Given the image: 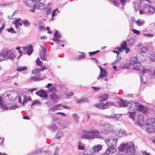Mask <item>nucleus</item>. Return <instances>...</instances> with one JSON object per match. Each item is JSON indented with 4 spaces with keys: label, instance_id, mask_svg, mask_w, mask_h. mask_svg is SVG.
Listing matches in <instances>:
<instances>
[{
    "label": "nucleus",
    "instance_id": "obj_1",
    "mask_svg": "<svg viewBox=\"0 0 155 155\" xmlns=\"http://www.w3.org/2000/svg\"><path fill=\"white\" fill-rule=\"evenodd\" d=\"M119 105L121 107H125L126 106L129 107V110L127 113V115L130 118L134 120L135 112L134 110L136 106L134 102H129L127 100L121 99L120 100Z\"/></svg>",
    "mask_w": 155,
    "mask_h": 155
},
{
    "label": "nucleus",
    "instance_id": "obj_2",
    "mask_svg": "<svg viewBox=\"0 0 155 155\" xmlns=\"http://www.w3.org/2000/svg\"><path fill=\"white\" fill-rule=\"evenodd\" d=\"M83 133L81 134V138L87 140L92 139L94 138H99L103 139V137L98 134L99 132L95 129L84 130L83 131Z\"/></svg>",
    "mask_w": 155,
    "mask_h": 155
},
{
    "label": "nucleus",
    "instance_id": "obj_3",
    "mask_svg": "<svg viewBox=\"0 0 155 155\" xmlns=\"http://www.w3.org/2000/svg\"><path fill=\"white\" fill-rule=\"evenodd\" d=\"M119 149L121 152L126 151V155H132L135 153L134 144L132 142H127L126 143L121 144L119 147Z\"/></svg>",
    "mask_w": 155,
    "mask_h": 155
},
{
    "label": "nucleus",
    "instance_id": "obj_4",
    "mask_svg": "<svg viewBox=\"0 0 155 155\" xmlns=\"http://www.w3.org/2000/svg\"><path fill=\"white\" fill-rule=\"evenodd\" d=\"M146 130L150 133H153L155 131V118H150L146 121L145 124Z\"/></svg>",
    "mask_w": 155,
    "mask_h": 155
},
{
    "label": "nucleus",
    "instance_id": "obj_5",
    "mask_svg": "<svg viewBox=\"0 0 155 155\" xmlns=\"http://www.w3.org/2000/svg\"><path fill=\"white\" fill-rule=\"evenodd\" d=\"M155 12V8L149 4H145L140 10V14H152Z\"/></svg>",
    "mask_w": 155,
    "mask_h": 155
},
{
    "label": "nucleus",
    "instance_id": "obj_6",
    "mask_svg": "<svg viewBox=\"0 0 155 155\" xmlns=\"http://www.w3.org/2000/svg\"><path fill=\"white\" fill-rule=\"evenodd\" d=\"M18 95V94L17 92L15 91H14L8 92L4 94L5 98L10 101L15 100Z\"/></svg>",
    "mask_w": 155,
    "mask_h": 155
},
{
    "label": "nucleus",
    "instance_id": "obj_7",
    "mask_svg": "<svg viewBox=\"0 0 155 155\" xmlns=\"http://www.w3.org/2000/svg\"><path fill=\"white\" fill-rule=\"evenodd\" d=\"M0 107L4 110H14L18 108V106L16 104L12 105L10 107H8L7 105H4V103L3 101L2 97L0 96Z\"/></svg>",
    "mask_w": 155,
    "mask_h": 155
},
{
    "label": "nucleus",
    "instance_id": "obj_8",
    "mask_svg": "<svg viewBox=\"0 0 155 155\" xmlns=\"http://www.w3.org/2000/svg\"><path fill=\"white\" fill-rule=\"evenodd\" d=\"M103 130V133L107 134L112 132L114 131L113 127L112 125L108 124H106L102 126Z\"/></svg>",
    "mask_w": 155,
    "mask_h": 155
},
{
    "label": "nucleus",
    "instance_id": "obj_9",
    "mask_svg": "<svg viewBox=\"0 0 155 155\" xmlns=\"http://www.w3.org/2000/svg\"><path fill=\"white\" fill-rule=\"evenodd\" d=\"M2 51L5 60L6 59L12 60L15 57V55L11 51L3 50H2Z\"/></svg>",
    "mask_w": 155,
    "mask_h": 155
},
{
    "label": "nucleus",
    "instance_id": "obj_10",
    "mask_svg": "<svg viewBox=\"0 0 155 155\" xmlns=\"http://www.w3.org/2000/svg\"><path fill=\"white\" fill-rule=\"evenodd\" d=\"M117 138L111 137L106 139L105 142L108 146L115 147L117 145Z\"/></svg>",
    "mask_w": 155,
    "mask_h": 155
},
{
    "label": "nucleus",
    "instance_id": "obj_11",
    "mask_svg": "<svg viewBox=\"0 0 155 155\" xmlns=\"http://www.w3.org/2000/svg\"><path fill=\"white\" fill-rule=\"evenodd\" d=\"M129 64L134 67H139L141 66V63L137 61V58L132 57L129 61Z\"/></svg>",
    "mask_w": 155,
    "mask_h": 155
},
{
    "label": "nucleus",
    "instance_id": "obj_12",
    "mask_svg": "<svg viewBox=\"0 0 155 155\" xmlns=\"http://www.w3.org/2000/svg\"><path fill=\"white\" fill-rule=\"evenodd\" d=\"M54 37L53 38V41L58 43H61L64 42V41L60 40L58 39V38H61V36L59 32H58L57 31H56L54 34Z\"/></svg>",
    "mask_w": 155,
    "mask_h": 155
},
{
    "label": "nucleus",
    "instance_id": "obj_13",
    "mask_svg": "<svg viewBox=\"0 0 155 155\" xmlns=\"http://www.w3.org/2000/svg\"><path fill=\"white\" fill-rule=\"evenodd\" d=\"M134 103L136 105L135 107L134 111L136 109L137 110H139L143 113H146L147 112L146 109L143 106L139 104L138 102Z\"/></svg>",
    "mask_w": 155,
    "mask_h": 155
},
{
    "label": "nucleus",
    "instance_id": "obj_14",
    "mask_svg": "<svg viewBox=\"0 0 155 155\" xmlns=\"http://www.w3.org/2000/svg\"><path fill=\"white\" fill-rule=\"evenodd\" d=\"M117 150L114 147H110L106 150L107 154L110 155H116Z\"/></svg>",
    "mask_w": 155,
    "mask_h": 155
},
{
    "label": "nucleus",
    "instance_id": "obj_15",
    "mask_svg": "<svg viewBox=\"0 0 155 155\" xmlns=\"http://www.w3.org/2000/svg\"><path fill=\"white\" fill-rule=\"evenodd\" d=\"M22 48L23 49L24 51H26L27 54L29 55L32 54L33 51L32 46L31 45L27 47H23Z\"/></svg>",
    "mask_w": 155,
    "mask_h": 155
},
{
    "label": "nucleus",
    "instance_id": "obj_16",
    "mask_svg": "<svg viewBox=\"0 0 155 155\" xmlns=\"http://www.w3.org/2000/svg\"><path fill=\"white\" fill-rule=\"evenodd\" d=\"M99 68L100 70V73L99 75L97 78V80H99L100 78H102L106 77L107 74V72L105 69H103L101 67H99Z\"/></svg>",
    "mask_w": 155,
    "mask_h": 155
},
{
    "label": "nucleus",
    "instance_id": "obj_17",
    "mask_svg": "<svg viewBox=\"0 0 155 155\" xmlns=\"http://www.w3.org/2000/svg\"><path fill=\"white\" fill-rule=\"evenodd\" d=\"M36 94L40 96V97L45 98H47L48 97V94L46 92L42 90H41L38 91L36 93Z\"/></svg>",
    "mask_w": 155,
    "mask_h": 155
},
{
    "label": "nucleus",
    "instance_id": "obj_18",
    "mask_svg": "<svg viewBox=\"0 0 155 155\" xmlns=\"http://www.w3.org/2000/svg\"><path fill=\"white\" fill-rule=\"evenodd\" d=\"M115 134L119 137H123L127 135V134L125 131L120 129L116 130L115 131Z\"/></svg>",
    "mask_w": 155,
    "mask_h": 155
},
{
    "label": "nucleus",
    "instance_id": "obj_19",
    "mask_svg": "<svg viewBox=\"0 0 155 155\" xmlns=\"http://www.w3.org/2000/svg\"><path fill=\"white\" fill-rule=\"evenodd\" d=\"M137 121L139 125L142 126L144 124V117L142 115L139 114L138 116Z\"/></svg>",
    "mask_w": 155,
    "mask_h": 155
},
{
    "label": "nucleus",
    "instance_id": "obj_20",
    "mask_svg": "<svg viewBox=\"0 0 155 155\" xmlns=\"http://www.w3.org/2000/svg\"><path fill=\"white\" fill-rule=\"evenodd\" d=\"M46 53V49L44 47H42V51L40 53V57L41 59L43 61L45 60L46 59L45 57Z\"/></svg>",
    "mask_w": 155,
    "mask_h": 155
},
{
    "label": "nucleus",
    "instance_id": "obj_21",
    "mask_svg": "<svg viewBox=\"0 0 155 155\" xmlns=\"http://www.w3.org/2000/svg\"><path fill=\"white\" fill-rule=\"evenodd\" d=\"M127 44L126 41H124L123 42L121 43V48L117 47L115 49L118 50L119 52H121L122 49L124 50H125L126 48H127Z\"/></svg>",
    "mask_w": 155,
    "mask_h": 155
},
{
    "label": "nucleus",
    "instance_id": "obj_22",
    "mask_svg": "<svg viewBox=\"0 0 155 155\" xmlns=\"http://www.w3.org/2000/svg\"><path fill=\"white\" fill-rule=\"evenodd\" d=\"M38 154H51V152L50 151H43L41 150H37L33 152L32 154L34 155H36Z\"/></svg>",
    "mask_w": 155,
    "mask_h": 155
},
{
    "label": "nucleus",
    "instance_id": "obj_23",
    "mask_svg": "<svg viewBox=\"0 0 155 155\" xmlns=\"http://www.w3.org/2000/svg\"><path fill=\"white\" fill-rule=\"evenodd\" d=\"M103 146L101 144H97L94 145L93 148L94 151L98 152L102 149Z\"/></svg>",
    "mask_w": 155,
    "mask_h": 155
},
{
    "label": "nucleus",
    "instance_id": "obj_24",
    "mask_svg": "<svg viewBox=\"0 0 155 155\" xmlns=\"http://www.w3.org/2000/svg\"><path fill=\"white\" fill-rule=\"evenodd\" d=\"M136 39L133 37L128 38L127 40V42L129 46L132 45L136 42Z\"/></svg>",
    "mask_w": 155,
    "mask_h": 155
},
{
    "label": "nucleus",
    "instance_id": "obj_25",
    "mask_svg": "<svg viewBox=\"0 0 155 155\" xmlns=\"http://www.w3.org/2000/svg\"><path fill=\"white\" fill-rule=\"evenodd\" d=\"M108 95L107 94L102 95L99 96V101L100 102L104 101L107 100Z\"/></svg>",
    "mask_w": 155,
    "mask_h": 155
},
{
    "label": "nucleus",
    "instance_id": "obj_26",
    "mask_svg": "<svg viewBox=\"0 0 155 155\" xmlns=\"http://www.w3.org/2000/svg\"><path fill=\"white\" fill-rule=\"evenodd\" d=\"M78 149L79 150H83L85 149L84 145L81 142L79 141L77 144Z\"/></svg>",
    "mask_w": 155,
    "mask_h": 155
},
{
    "label": "nucleus",
    "instance_id": "obj_27",
    "mask_svg": "<svg viewBox=\"0 0 155 155\" xmlns=\"http://www.w3.org/2000/svg\"><path fill=\"white\" fill-rule=\"evenodd\" d=\"M50 97L51 99L54 101H56L58 99V97L54 93H52L50 95Z\"/></svg>",
    "mask_w": 155,
    "mask_h": 155
},
{
    "label": "nucleus",
    "instance_id": "obj_28",
    "mask_svg": "<svg viewBox=\"0 0 155 155\" xmlns=\"http://www.w3.org/2000/svg\"><path fill=\"white\" fill-rule=\"evenodd\" d=\"M45 78H41L38 76L35 77H32L31 78L29 81L30 82H32L33 81H38L41 80H43Z\"/></svg>",
    "mask_w": 155,
    "mask_h": 155
},
{
    "label": "nucleus",
    "instance_id": "obj_29",
    "mask_svg": "<svg viewBox=\"0 0 155 155\" xmlns=\"http://www.w3.org/2000/svg\"><path fill=\"white\" fill-rule=\"evenodd\" d=\"M72 116L74 122L76 123H78L79 119V117L78 115L76 113H74L72 114Z\"/></svg>",
    "mask_w": 155,
    "mask_h": 155
},
{
    "label": "nucleus",
    "instance_id": "obj_30",
    "mask_svg": "<svg viewBox=\"0 0 155 155\" xmlns=\"http://www.w3.org/2000/svg\"><path fill=\"white\" fill-rule=\"evenodd\" d=\"M121 115L120 114H113L110 116H105V117H108L109 118H110L112 119H114L115 120H117L119 119Z\"/></svg>",
    "mask_w": 155,
    "mask_h": 155
},
{
    "label": "nucleus",
    "instance_id": "obj_31",
    "mask_svg": "<svg viewBox=\"0 0 155 155\" xmlns=\"http://www.w3.org/2000/svg\"><path fill=\"white\" fill-rule=\"evenodd\" d=\"M133 4L134 5V8L135 11H137L138 9L140 8L141 5L140 2H134Z\"/></svg>",
    "mask_w": 155,
    "mask_h": 155
},
{
    "label": "nucleus",
    "instance_id": "obj_32",
    "mask_svg": "<svg viewBox=\"0 0 155 155\" xmlns=\"http://www.w3.org/2000/svg\"><path fill=\"white\" fill-rule=\"evenodd\" d=\"M24 99L22 102L23 105H24L25 103H27L28 101H31V97L30 96H27L24 95L23 96Z\"/></svg>",
    "mask_w": 155,
    "mask_h": 155
},
{
    "label": "nucleus",
    "instance_id": "obj_33",
    "mask_svg": "<svg viewBox=\"0 0 155 155\" xmlns=\"http://www.w3.org/2000/svg\"><path fill=\"white\" fill-rule=\"evenodd\" d=\"M27 69V68L26 66H20L17 68L16 70L20 72L26 71Z\"/></svg>",
    "mask_w": 155,
    "mask_h": 155
},
{
    "label": "nucleus",
    "instance_id": "obj_34",
    "mask_svg": "<svg viewBox=\"0 0 155 155\" xmlns=\"http://www.w3.org/2000/svg\"><path fill=\"white\" fill-rule=\"evenodd\" d=\"M94 106L96 107L101 109L102 110L105 109L104 106V103H103L95 104Z\"/></svg>",
    "mask_w": 155,
    "mask_h": 155
},
{
    "label": "nucleus",
    "instance_id": "obj_35",
    "mask_svg": "<svg viewBox=\"0 0 155 155\" xmlns=\"http://www.w3.org/2000/svg\"><path fill=\"white\" fill-rule=\"evenodd\" d=\"M135 22L137 26H140L144 24L145 21L142 19H139L137 21H135Z\"/></svg>",
    "mask_w": 155,
    "mask_h": 155
},
{
    "label": "nucleus",
    "instance_id": "obj_36",
    "mask_svg": "<svg viewBox=\"0 0 155 155\" xmlns=\"http://www.w3.org/2000/svg\"><path fill=\"white\" fill-rule=\"evenodd\" d=\"M48 128L51 130L55 131L58 129L57 126L55 124H53L48 127Z\"/></svg>",
    "mask_w": 155,
    "mask_h": 155
},
{
    "label": "nucleus",
    "instance_id": "obj_37",
    "mask_svg": "<svg viewBox=\"0 0 155 155\" xmlns=\"http://www.w3.org/2000/svg\"><path fill=\"white\" fill-rule=\"evenodd\" d=\"M20 20L21 19L20 18H18L17 19L15 20L13 22V23L15 25V28L16 29L18 28V23Z\"/></svg>",
    "mask_w": 155,
    "mask_h": 155
},
{
    "label": "nucleus",
    "instance_id": "obj_38",
    "mask_svg": "<svg viewBox=\"0 0 155 155\" xmlns=\"http://www.w3.org/2000/svg\"><path fill=\"white\" fill-rule=\"evenodd\" d=\"M114 105V104L111 102H107L106 103H104V106L105 109H107L109 108L110 106H113Z\"/></svg>",
    "mask_w": 155,
    "mask_h": 155
},
{
    "label": "nucleus",
    "instance_id": "obj_39",
    "mask_svg": "<svg viewBox=\"0 0 155 155\" xmlns=\"http://www.w3.org/2000/svg\"><path fill=\"white\" fill-rule=\"evenodd\" d=\"M62 106V105L61 104H58L52 107L51 109L52 110H60Z\"/></svg>",
    "mask_w": 155,
    "mask_h": 155
},
{
    "label": "nucleus",
    "instance_id": "obj_40",
    "mask_svg": "<svg viewBox=\"0 0 155 155\" xmlns=\"http://www.w3.org/2000/svg\"><path fill=\"white\" fill-rule=\"evenodd\" d=\"M45 5L42 3H39L37 5L36 7L38 9L41 10L44 9L45 8Z\"/></svg>",
    "mask_w": 155,
    "mask_h": 155
},
{
    "label": "nucleus",
    "instance_id": "obj_41",
    "mask_svg": "<svg viewBox=\"0 0 155 155\" xmlns=\"http://www.w3.org/2000/svg\"><path fill=\"white\" fill-rule=\"evenodd\" d=\"M22 22L24 26L25 27H28L30 25V23L29 21L26 19L24 20Z\"/></svg>",
    "mask_w": 155,
    "mask_h": 155
},
{
    "label": "nucleus",
    "instance_id": "obj_42",
    "mask_svg": "<svg viewBox=\"0 0 155 155\" xmlns=\"http://www.w3.org/2000/svg\"><path fill=\"white\" fill-rule=\"evenodd\" d=\"M40 71V68H36L32 71V74H38V76H39L40 75L39 73Z\"/></svg>",
    "mask_w": 155,
    "mask_h": 155
},
{
    "label": "nucleus",
    "instance_id": "obj_43",
    "mask_svg": "<svg viewBox=\"0 0 155 155\" xmlns=\"http://www.w3.org/2000/svg\"><path fill=\"white\" fill-rule=\"evenodd\" d=\"M150 71H151L150 69L143 68L141 71V73L142 74H143L146 73L150 72Z\"/></svg>",
    "mask_w": 155,
    "mask_h": 155
},
{
    "label": "nucleus",
    "instance_id": "obj_44",
    "mask_svg": "<svg viewBox=\"0 0 155 155\" xmlns=\"http://www.w3.org/2000/svg\"><path fill=\"white\" fill-rule=\"evenodd\" d=\"M83 155H94V153H92L89 150H85L84 152Z\"/></svg>",
    "mask_w": 155,
    "mask_h": 155
},
{
    "label": "nucleus",
    "instance_id": "obj_45",
    "mask_svg": "<svg viewBox=\"0 0 155 155\" xmlns=\"http://www.w3.org/2000/svg\"><path fill=\"white\" fill-rule=\"evenodd\" d=\"M57 90L54 87H52L50 88L48 91L49 92H52V93L56 92Z\"/></svg>",
    "mask_w": 155,
    "mask_h": 155
},
{
    "label": "nucleus",
    "instance_id": "obj_46",
    "mask_svg": "<svg viewBox=\"0 0 155 155\" xmlns=\"http://www.w3.org/2000/svg\"><path fill=\"white\" fill-rule=\"evenodd\" d=\"M5 60V59L3 55V54L2 51L0 53V62Z\"/></svg>",
    "mask_w": 155,
    "mask_h": 155
},
{
    "label": "nucleus",
    "instance_id": "obj_47",
    "mask_svg": "<svg viewBox=\"0 0 155 155\" xmlns=\"http://www.w3.org/2000/svg\"><path fill=\"white\" fill-rule=\"evenodd\" d=\"M141 51L142 53H146L148 51V48L147 47H143L141 49Z\"/></svg>",
    "mask_w": 155,
    "mask_h": 155
},
{
    "label": "nucleus",
    "instance_id": "obj_48",
    "mask_svg": "<svg viewBox=\"0 0 155 155\" xmlns=\"http://www.w3.org/2000/svg\"><path fill=\"white\" fill-rule=\"evenodd\" d=\"M63 136V133L62 132H58L57 133L56 138L59 139Z\"/></svg>",
    "mask_w": 155,
    "mask_h": 155
},
{
    "label": "nucleus",
    "instance_id": "obj_49",
    "mask_svg": "<svg viewBox=\"0 0 155 155\" xmlns=\"http://www.w3.org/2000/svg\"><path fill=\"white\" fill-rule=\"evenodd\" d=\"M41 104L40 102L38 100H36L33 102L31 104V106L32 107L33 105L36 104H38L40 105Z\"/></svg>",
    "mask_w": 155,
    "mask_h": 155
},
{
    "label": "nucleus",
    "instance_id": "obj_50",
    "mask_svg": "<svg viewBox=\"0 0 155 155\" xmlns=\"http://www.w3.org/2000/svg\"><path fill=\"white\" fill-rule=\"evenodd\" d=\"M36 62L37 65L40 66H41L42 65L43 62L42 61L40 60L39 58H37V59L36 60Z\"/></svg>",
    "mask_w": 155,
    "mask_h": 155
},
{
    "label": "nucleus",
    "instance_id": "obj_51",
    "mask_svg": "<svg viewBox=\"0 0 155 155\" xmlns=\"http://www.w3.org/2000/svg\"><path fill=\"white\" fill-rule=\"evenodd\" d=\"M150 58L151 61H153L155 59V54H151L150 56Z\"/></svg>",
    "mask_w": 155,
    "mask_h": 155
},
{
    "label": "nucleus",
    "instance_id": "obj_52",
    "mask_svg": "<svg viewBox=\"0 0 155 155\" xmlns=\"http://www.w3.org/2000/svg\"><path fill=\"white\" fill-rule=\"evenodd\" d=\"M58 8H56L55 9L53 10V11L52 12V14H51V16L52 17H54L56 15V11H58Z\"/></svg>",
    "mask_w": 155,
    "mask_h": 155
},
{
    "label": "nucleus",
    "instance_id": "obj_53",
    "mask_svg": "<svg viewBox=\"0 0 155 155\" xmlns=\"http://www.w3.org/2000/svg\"><path fill=\"white\" fill-rule=\"evenodd\" d=\"M99 51V50H97V51H94V52H89V54L90 56H92V55H93L94 54H95L98 53Z\"/></svg>",
    "mask_w": 155,
    "mask_h": 155
},
{
    "label": "nucleus",
    "instance_id": "obj_54",
    "mask_svg": "<svg viewBox=\"0 0 155 155\" xmlns=\"http://www.w3.org/2000/svg\"><path fill=\"white\" fill-rule=\"evenodd\" d=\"M132 31H133V32L137 35H139L140 34V32L138 30L134 29H132Z\"/></svg>",
    "mask_w": 155,
    "mask_h": 155
},
{
    "label": "nucleus",
    "instance_id": "obj_55",
    "mask_svg": "<svg viewBox=\"0 0 155 155\" xmlns=\"http://www.w3.org/2000/svg\"><path fill=\"white\" fill-rule=\"evenodd\" d=\"M85 54L84 53H82V54L80 55L79 56L78 59H81L84 58L85 57Z\"/></svg>",
    "mask_w": 155,
    "mask_h": 155
},
{
    "label": "nucleus",
    "instance_id": "obj_56",
    "mask_svg": "<svg viewBox=\"0 0 155 155\" xmlns=\"http://www.w3.org/2000/svg\"><path fill=\"white\" fill-rule=\"evenodd\" d=\"M51 11V8L49 7L47 10L46 11V15H48L50 14Z\"/></svg>",
    "mask_w": 155,
    "mask_h": 155
},
{
    "label": "nucleus",
    "instance_id": "obj_57",
    "mask_svg": "<svg viewBox=\"0 0 155 155\" xmlns=\"http://www.w3.org/2000/svg\"><path fill=\"white\" fill-rule=\"evenodd\" d=\"M122 6L124 5L127 2V0H120Z\"/></svg>",
    "mask_w": 155,
    "mask_h": 155
},
{
    "label": "nucleus",
    "instance_id": "obj_58",
    "mask_svg": "<svg viewBox=\"0 0 155 155\" xmlns=\"http://www.w3.org/2000/svg\"><path fill=\"white\" fill-rule=\"evenodd\" d=\"M56 114L61 115H62V116H63L64 117L67 116V115L65 113H64L63 112H57V113H56Z\"/></svg>",
    "mask_w": 155,
    "mask_h": 155
},
{
    "label": "nucleus",
    "instance_id": "obj_59",
    "mask_svg": "<svg viewBox=\"0 0 155 155\" xmlns=\"http://www.w3.org/2000/svg\"><path fill=\"white\" fill-rule=\"evenodd\" d=\"M144 35L148 37H152L154 36V35L152 34H144Z\"/></svg>",
    "mask_w": 155,
    "mask_h": 155
},
{
    "label": "nucleus",
    "instance_id": "obj_60",
    "mask_svg": "<svg viewBox=\"0 0 155 155\" xmlns=\"http://www.w3.org/2000/svg\"><path fill=\"white\" fill-rule=\"evenodd\" d=\"M7 30L8 32H11L12 33H15L14 30V29L12 28H10L7 29Z\"/></svg>",
    "mask_w": 155,
    "mask_h": 155
},
{
    "label": "nucleus",
    "instance_id": "obj_61",
    "mask_svg": "<svg viewBox=\"0 0 155 155\" xmlns=\"http://www.w3.org/2000/svg\"><path fill=\"white\" fill-rule=\"evenodd\" d=\"M38 27L39 29L41 30H45V28L44 26L42 25H39Z\"/></svg>",
    "mask_w": 155,
    "mask_h": 155
},
{
    "label": "nucleus",
    "instance_id": "obj_62",
    "mask_svg": "<svg viewBox=\"0 0 155 155\" xmlns=\"http://www.w3.org/2000/svg\"><path fill=\"white\" fill-rule=\"evenodd\" d=\"M143 155H152L150 154L149 153H148L145 150H142L141 151Z\"/></svg>",
    "mask_w": 155,
    "mask_h": 155
},
{
    "label": "nucleus",
    "instance_id": "obj_63",
    "mask_svg": "<svg viewBox=\"0 0 155 155\" xmlns=\"http://www.w3.org/2000/svg\"><path fill=\"white\" fill-rule=\"evenodd\" d=\"M120 61V60L117 59L116 60L114 61L112 63V64H117Z\"/></svg>",
    "mask_w": 155,
    "mask_h": 155
},
{
    "label": "nucleus",
    "instance_id": "obj_64",
    "mask_svg": "<svg viewBox=\"0 0 155 155\" xmlns=\"http://www.w3.org/2000/svg\"><path fill=\"white\" fill-rule=\"evenodd\" d=\"M82 99L83 103L85 102H88L89 101V100L87 98H83Z\"/></svg>",
    "mask_w": 155,
    "mask_h": 155
}]
</instances>
